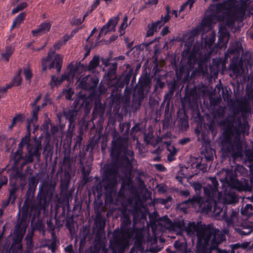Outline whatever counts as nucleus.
<instances>
[{"label": "nucleus", "instance_id": "f257e3e1", "mask_svg": "<svg viewBox=\"0 0 253 253\" xmlns=\"http://www.w3.org/2000/svg\"><path fill=\"white\" fill-rule=\"evenodd\" d=\"M38 183L35 176L29 178L28 189L25 193L21 217L28 219L29 217L33 216V221L40 216L42 210L45 211L48 208L53 198L55 184L51 181L40 185L36 198L34 199Z\"/></svg>", "mask_w": 253, "mask_h": 253}, {"label": "nucleus", "instance_id": "f03ea898", "mask_svg": "<svg viewBox=\"0 0 253 253\" xmlns=\"http://www.w3.org/2000/svg\"><path fill=\"white\" fill-rule=\"evenodd\" d=\"M188 236L197 238L198 253H211L226 240L225 233L212 224H202L201 222H189L185 227Z\"/></svg>", "mask_w": 253, "mask_h": 253}, {"label": "nucleus", "instance_id": "7ed1b4c3", "mask_svg": "<svg viewBox=\"0 0 253 253\" xmlns=\"http://www.w3.org/2000/svg\"><path fill=\"white\" fill-rule=\"evenodd\" d=\"M118 170V168L115 164L105 165L101 176L103 184L101 182H99L93 187V191L94 192L101 194L104 187L106 196L109 198L111 202L113 201V196L116 193Z\"/></svg>", "mask_w": 253, "mask_h": 253}, {"label": "nucleus", "instance_id": "20e7f679", "mask_svg": "<svg viewBox=\"0 0 253 253\" xmlns=\"http://www.w3.org/2000/svg\"><path fill=\"white\" fill-rule=\"evenodd\" d=\"M120 220L121 230L114 231L111 244L114 250L122 252L129 246L128 239L132 236L133 231L131 227V220L129 212L123 211Z\"/></svg>", "mask_w": 253, "mask_h": 253}, {"label": "nucleus", "instance_id": "39448f33", "mask_svg": "<svg viewBox=\"0 0 253 253\" xmlns=\"http://www.w3.org/2000/svg\"><path fill=\"white\" fill-rule=\"evenodd\" d=\"M90 107L89 101L86 99L79 97L75 99L71 108L64 109L62 113L58 114L57 117L59 119L63 115L69 122L67 134V137L68 138L71 139L73 137L75 123L77 116L81 114L82 111L83 110L85 113L87 114L89 111Z\"/></svg>", "mask_w": 253, "mask_h": 253}, {"label": "nucleus", "instance_id": "423d86ee", "mask_svg": "<svg viewBox=\"0 0 253 253\" xmlns=\"http://www.w3.org/2000/svg\"><path fill=\"white\" fill-rule=\"evenodd\" d=\"M121 165L126 169L129 170L132 168L131 161L134 160V152L127 148L124 142L121 141H113L110 156L113 161H117L121 154Z\"/></svg>", "mask_w": 253, "mask_h": 253}, {"label": "nucleus", "instance_id": "0eeeda50", "mask_svg": "<svg viewBox=\"0 0 253 253\" xmlns=\"http://www.w3.org/2000/svg\"><path fill=\"white\" fill-rule=\"evenodd\" d=\"M21 209L17 214L18 219L13 229L14 237L9 249V253H18L22 249V241L29 224L28 219L20 217Z\"/></svg>", "mask_w": 253, "mask_h": 253}, {"label": "nucleus", "instance_id": "6e6552de", "mask_svg": "<svg viewBox=\"0 0 253 253\" xmlns=\"http://www.w3.org/2000/svg\"><path fill=\"white\" fill-rule=\"evenodd\" d=\"M222 149L226 154L230 155L233 159L243 156V147L241 140L238 137L232 139L230 129L225 130L221 140Z\"/></svg>", "mask_w": 253, "mask_h": 253}, {"label": "nucleus", "instance_id": "1a4fd4ad", "mask_svg": "<svg viewBox=\"0 0 253 253\" xmlns=\"http://www.w3.org/2000/svg\"><path fill=\"white\" fill-rule=\"evenodd\" d=\"M225 173L229 178V183L232 186L236 187L238 191H251L253 187V176L250 178V182L246 179L239 180L237 178V170H234L225 169Z\"/></svg>", "mask_w": 253, "mask_h": 253}, {"label": "nucleus", "instance_id": "9d476101", "mask_svg": "<svg viewBox=\"0 0 253 253\" xmlns=\"http://www.w3.org/2000/svg\"><path fill=\"white\" fill-rule=\"evenodd\" d=\"M222 173L224 174V178L222 180L225 184H227V186L223 190V195L222 198L223 202L225 204H235L238 202V198L236 194L235 190L237 189L232 186L229 183V178L227 174L225 173V169H224Z\"/></svg>", "mask_w": 253, "mask_h": 253}, {"label": "nucleus", "instance_id": "9b49d317", "mask_svg": "<svg viewBox=\"0 0 253 253\" xmlns=\"http://www.w3.org/2000/svg\"><path fill=\"white\" fill-rule=\"evenodd\" d=\"M222 206V207H221V206H219L215 201L213 202V204L208 203L207 204H205V210L207 211H212L216 216L219 215L221 212H223L222 217L225 219L226 221L228 223L232 222L235 212L232 211L230 217H228L227 215L228 210L227 207L224 209L225 206Z\"/></svg>", "mask_w": 253, "mask_h": 253}, {"label": "nucleus", "instance_id": "f8f14e48", "mask_svg": "<svg viewBox=\"0 0 253 253\" xmlns=\"http://www.w3.org/2000/svg\"><path fill=\"white\" fill-rule=\"evenodd\" d=\"M151 85V80L147 73L140 77L137 84V91L140 102L142 101L149 92Z\"/></svg>", "mask_w": 253, "mask_h": 253}, {"label": "nucleus", "instance_id": "ddd939ff", "mask_svg": "<svg viewBox=\"0 0 253 253\" xmlns=\"http://www.w3.org/2000/svg\"><path fill=\"white\" fill-rule=\"evenodd\" d=\"M118 64L116 62L110 63L107 71L104 75V79L107 82V84L111 90L115 84L119 82L117 74Z\"/></svg>", "mask_w": 253, "mask_h": 253}, {"label": "nucleus", "instance_id": "4468645a", "mask_svg": "<svg viewBox=\"0 0 253 253\" xmlns=\"http://www.w3.org/2000/svg\"><path fill=\"white\" fill-rule=\"evenodd\" d=\"M246 4L245 2H242L238 4H235L229 2L227 15L228 17L237 18L243 17L246 13Z\"/></svg>", "mask_w": 253, "mask_h": 253}, {"label": "nucleus", "instance_id": "2eb2a0df", "mask_svg": "<svg viewBox=\"0 0 253 253\" xmlns=\"http://www.w3.org/2000/svg\"><path fill=\"white\" fill-rule=\"evenodd\" d=\"M132 73L133 70L130 69L125 75L119 76L118 80H119V82L116 83L113 88L111 89V95H113L115 93L117 94V92L121 91L124 88L125 84L127 85L129 84Z\"/></svg>", "mask_w": 253, "mask_h": 253}, {"label": "nucleus", "instance_id": "dca6fc26", "mask_svg": "<svg viewBox=\"0 0 253 253\" xmlns=\"http://www.w3.org/2000/svg\"><path fill=\"white\" fill-rule=\"evenodd\" d=\"M99 82L98 78L95 75H88L83 78L79 83V86L84 90L94 89Z\"/></svg>", "mask_w": 253, "mask_h": 253}, {"label": "nucleus", "instance_id": "f3484780", "mask_svg": "<svg viewBox=\"0 0 253 253\" xmlns=\"http://www.w3.org/2000/svg\"><path fill=\"white\" fill-rule=\"evenodd\" d=\"M34 144L29 143L27 145V151L28 156L33 158L35 157L39 159L41 157L40 151L42 150L41 141L36 137L34 138Z\"/></svg>", "mask_w": 253, "mask_h": 253}, {"label": "nucleus", "instance_id": "a211bd4d", "mask_svg": "<svg viewBox=\"0 0 253 253\" xmlns=\"http://www.w3.org/2000/svg\"><path fill=\"white\" fill-rule=\"evenodd\" d=\"M226 110L225 107L220 106L214 111V117L216 119L219 120L220 126H226L230 124L229 119L227 117L224 118Z\"/></svg>", "mask_w": 253, "mask_h": 253}, {"label": "nucleus", "instance_id": "6ab92c4d", "mask_svg": "<svg viewBox=\"0 0 253 253\" xmlns=\"http://www.w3.org/2000/svg\"><path fill=\"white\" fill-rule=\"evenodd\" d=\"M196 90L195 88H192L190 90L188 88V86L185 88V96L182 99V103H188V106L192 107L193 105L196 104Z\"/></svg>", "mask_w": 253, "mask_h": 253}, {"label": "nucleus", "instance_id": "aec40b11", "mask_svg": "<svg viewBox=\"0 0 253 253\" xmlns=\"http://www.w3.org/2000/svg\"><path fill=\"white\" fill-rule=\"evenodd\" d=\"M209 179L211 183H208L207 186L204 187V191L210 197H214L218 192V182L215 177H211Z\"/></svg>", "mask_w": 253, "mask_h": 253}, {"label": "nucleus", "instance_id": "412c9836", "mask_svg": "<svg viewBox=\"0 0 253 253\" xmlns=\"http://www.w3.org/2000/svg\"><path fill=\"white\" fill-rule=\"evenodd\" d=\"M80 169L82 171L81 182L83 186H84L89 181V175L91 171V166L88 162L86 161L85 165H80Z\"/></svg>", "mask_w": 253, "mask_h": 253}, {"label": "nucleus", "instance_id": "4be33fe9", "mask_svg": "<svg viewBox=\"0 0 253 253\" xmlns=\"http://www.w3.org/2000/svg\"><path fill=\"white\" fill-rule=\"evenodd\" d=\"M119 20L118 16L114 19H110L107 24L102 27L100 30L101 33L105 36L112 31H114L115 30V26L117 24Z\"/></svg>", "mask_w": 253, "mask_h": 253}, {"label": "nucleus", "instance_id": "5701e85b", "mask_svg": "<svg viewBox=\"0 0 253 253\" xmlns=\"http://www.w3.org/2000/svg\"><path fill=\"white\" fill-rule=\"evenodd\" d=\"M54 59L52 61L51 63L48 66L49 69H52L55 67L57 73L59 74L61 71L63 63V56L60 54H54Z\"/></svg>", "mask_w": 253, "mask_h": 253}, {"label": "nucleus", "instance_id": "b1692460", "mask_svg": "<svg viewBox=\"0 0 253 253\" xmlns=\"http://www.w3.org/2000/svg\"><path fill=\"white\" fill-rule=\"evenodd\" d=\"M51 27V24L49 22H43L41 23L38 28L32 31L33 35L37 37L48 32Z\"/></svg>", "mask_w": 253, "mask_h": 253}, {"label": "nucleus", "instance_id": "393cba45", "mask_svg": "<svg viewBox=\"0 0 253 253\" xmlns=\"http://www.w3.org/2000/svg\"><path fill=\"white\" fill-rule=\"evenodd\" d=\"M92 238L93 236L90 233L89 227L86 226L83 227L80 232V245H85L87 240L90 241Z\"/></svg>", "mask_w": 253, "mask_h": 253}, {"label": "nucleus", "instance_id": "a878e982", "mask_svg": "<svg viewBox=\"0 0 253 253\" xmlns=\"http://www.w3.org/2000/svg\"><path fill=\"white\" fill-rule=\"evenodd\" d=\"M99 56L95 55L89 62L88 65L84 66V64H81V63H80V65L85 71H93L99 65Z\"/></svg>", "mask_w": 253, "mask_h": 253}, {"label": "nucleus", "instance_id": "bb28decb", "mask_svg": "<svg viewBox=\"0 0 253 253\" xmlns=\"http://www.w3.org/2000/svg\"><path fill=\"white\" fill-rule=\"evenodd\" d=\"M228 69L233 72L234 75L237 76L240 74L241 71L243 69V64L238 60H233L229 65Z\"/></svg>", "mask_w": 253, "mask_h": 253}, {"label": "nucleus", "instance_id": "cd10ccee", "mask_svg": "<svg viewBox=\"0 0 253 253\" xmlns=\"http://www.w3.org/2000/svg\"><path fill=\"white\" fill-rule=\"evenodd\" d=\"M188 118L185 113H181L178 117V125L180 130H186L189 127Z\"/></svg>", "mask_w": 253, "mask_h": 253}, {"label": "nucleus", "instance_id": "c85d7f7f", "mask_svg": "<svg viewBox=\"0 0 253 253\" xmlns=\"http://www.w3.org/2000/svg\"><path fill=\"white\" fill-rule=\"evenodd\" d=\"M147 245V250L151 253H157L162 249V247L158 246L157 240L156 239H154L151 240L150 241H148Z\"/></svg>", "mask_w": 253, "mask_h": 253}, {"label": "nucleus", "instance_id": "c756f323", "mask_svg": "<svg viewBox=\"0 0 253 253\" xmlns=\"http://www.w3.org/2000/svg\"><path fill=\"white\" fill-rule=\"evenodd\" d=\"M249 125L247 123L242 124L241 122L239 123L238 126L235 128V131L237 134L243 135L249 134Z\"/></svg>", "mask_w": 253, "mask_h": 253}, {"label": "nucleus", "instance_id": "7c9ffc66", "mask_svg": "<svg viewBox=\"0 0 253 253\" xmlns=\"http://www.w3.org/2000/svg\"><path fill=\"white\" fill-rule=\"evenodd\" d=\"M215 151L214 149L210 147H206L202 151L201 154L204 156L206 161H210L213 160V154Z\"/></svg>", "mask_w": 253, "mask_h": 253}, {"label": "nucleus", "instance_id": "2f4dec72", "mask_svg": "<svg viewBox=\"0 0 253 253\" xmlns=\"http://www.w3.org/2000/svg\"><path fill=\"white\" fill-rule=\"evenodd\" d=\"M33 235L34 232L31 231L28 232L25 237V240L26 243V249L28 252L32 251L34 247V244L33 241Z\"/></svg>", "mask_w": 253, "mask_h": 253}, {"label": "nucleus", "instance_id": "473e14b6", "mask_svg": "<svg viewBox=\"0 0 253 253\" xmlns=\"http://www.w3.org/2000/svg\"><path fill=\"white\" fill-rule=\"evenodd\" d=\"M229 2L227 3H219L216 5V9L219 12H223L224 15L223 16V18L228 17L227 15V12L228 10V4Z\"/></svg>", "mask_w": 253, "mask_h": 253}, {"label": "nucleus", "instance_id": "72a5a7b5", "mask_svg": "<svg viewBox=\"0 0 253 253\" xmlns=\"http://www.w3.org/2000/svg\"><path fill=\"white\" fill-rule=\"evenodd\" d=\"M55 54V51L52 50L51 49L47 53V56L45 58H43L42 61V71H46L47 69V63L50 61L52 55Z\"/></svg>", "mask_w": 253, "mask_h": 253}, {"label": "nucleus", "instance_id": "f704fd0d", "mask_svg": "<svg viewBox=\"0 0 253 253\" xmlns=\"http://www.w3.org/2000/svg\"><path fill=\"white\" fill-rule=\"evenodd\" d=\"M51 237V243L50 244H46L45 247H47L49 250H50L52 253H55L57 248L56 244L58 242L55 233H52Z\"/></svg>", "mask_w": 253, "mask_h": 253}, {"label": "nucleus", "instance_id": "c9c22d12", "mask_svg": "<svg viewBox=\"0 0 253 253\" xmlns=\"http://www.w3.org/2000/svg\"><path fill=\"white\" fill-rule=\"evenodd\" d=\"M105 223L101 218H97L95 220L93 227V231L99 230L105 231Z\"/></svg>", "mask_w": 253, "mask_h": 253}, {"label": "nucleus", "instance_id": "e433bc0d", "mask_svg": "<svg viewBox=\"0 0 253 253\" xmlns=\"http://www.w3.org/2000/svg\"><path fill=\"white\" fill-rule=\"evenodd\" d=\"M166 223L167 224L169 225L170 226H172V225H173L174 227H177L180 230L185 231V227H186V226L185 225L184 221H178L177 222H175L174 223H173L171 222V221L168 218H167Z\"/></svg>", "mask_w": 253, "mask_h": 253}, {"label": "nucleus", "instance_id": "4c0bfd02", "mask_svg": "<svg viewBox=\"0 0 253 253\" xmlns=\"http://www.w3.org/2000/svg\"><path fill=\"white\" fill-rule=\"evenodd\" d=\"M251 200L252 202V204H247L244 209L242 210L241 213L243 215L250 216L253 214L252 212L253 211V196L251 198Z\"/></svg>", "mask_w": 253, "mask_h": 253}, {"label": "nucleus", "instance_id": "58836bf2", "mask_svg": "<svg viewBox=\"0 0 253 253\" xmlns=\"http://www.w3.org/2000/svg\"><path fill=\"white\" fill-rule=\"evenodd\" d=\"M12 186V188L9 191L8 198L11 200V204H14L17 198L16 193L18 190V188L16 186V182L14 183Z\"/></svg>", "mask_w": 253, "mask_h": 253}, {"label": "nucleus", "instance_id": "ea45409f", "mask_svg": "<svg viewBox=\"0 0 253 253\" xmlns=\"http://www.w3.org/2000/svg\"><path fill=\"white\" fill-rule=\"evenodd\" d=\"M25 13H20L14 20L12 25L11 27V29L14 28L17 26H19L21 23L23 21L25 17Z\"/></svg>", "mask_w": 253, "mask_h": 253}, {"label": "nucleus", "instance_id": "a19ab883", "mask_svg": "<svg viewBox=\"0 0 253 253\" xmlns=\"http://www.w3.org/2000/svg\"><path fill=\"white\" fill-rule=\"evenodd\" d=\"M14 51V48L11 46H7L5 48V52L1 53L2 58L6 62H8L9 57Z\"/></svg>", "mask_w": 253, "mask_h": 253}, {"label": "nucleus", "instance_id": "79ce46f5", "mask_svg": "<svg viewBox=\"0 0 253 253\" xmlns=\"http://www.w3.org/2000/svg\"><path fill=\"white\" fill-rule=\"evenodd\" d=\"M33 110L32 111V116L31 118H28V120L32 122H37L38 120V114L40 110L39 106H32Z\"/></svg>", "mask_w": 253, "mask_h": 253}, {"label": "nucleus", "instance_id": "37998d69", "mask_svg": "<svg viewBox=\"0 0 253 253\" xmlns=\"http://www.w3.org/2000/svg\"><path fill=\"white\" fill-rule=\"evenodd\" d=\"M83 130L81 128L79 130V134L77 136V138L75 140V144L73 146V150H75V149H77L78 147L80 148V146L82 144V142L83 140Z\"/></svg>", "mask_w": 253, "mask_h": 253}, {"label": "nucleus", "instance_id": "c03bdc74", "mask_svg": "<svg viewBox=\"0 0 253 253\" xmlns=\"http://www.w3.org/2000/svg\"><path fill=\"white\" fill-rule=\"evenodd\" d=\"M182 55L183 58L187 57L188 62H191L195 57V55L193 53H190V48L189 47H187L186 49H184Z\"/></svg>", "mask_w": 253, "mask_h": 253}, {"label": "nucleus", "instance_id": "a18cd8bd", "mask_svg": "<svg viewBox=\"0 0 253 253\" xmlns=\"http://www.w3.org/2000/svg\"><path fill=\"white\" fill-rule=\"evenodd\" d=\"M104 106L100 102H96L93 113L97 114H103L104 113Z\"/></svg>", "mask_w": 253, "mask_h": 253}, {"label": "nucleus", "instance_id": "49530a36", "mask_svg": "<svg viewBox=\"0 0 253 253\" xmlns=\"http://www.w3.org/2000/svg\"><path fill=\"white\" fill-rule=\"evenodd\" d=\"M220 34L219 36V40L227 42L228 41L230 34L227 30L224 29L222 31H220Z\"/></svg>", "mask_w": 253, "mask_h": 253}, {"label": "nucleus", "instance_id": "de8ad7c7", "mask_svg": "<svg viewBox=\"0 0 253 253\" xmlns=\"http://www.w3.org/2000/svg\"><path fill=\"white\" fill-rule=\"evenodd\" d=\"M148 30L147 31L146 37H150L154 35L155 32L157 31V28L154 24L153 23L152 24H148L147 26Z\"/></svg>", "mask_w": 253, "mask_h": 253}, {"label": "nucleus", "instance_id": "09e8293b", "mask_svg": "<svg viewBox=\"0 0 253 253\" xmlns=\"http://www.w3.org/2000/svg\"><path fill=\"white\" fill-rule=\"evenodd\" d=\"M60 79L56 77L55 75L51 76V81L49 85L51 88H53L55 86L60 84L61 83L59 82Z\"/></svg>", "mask_w": 253, "mask_h": 253}, {"label": "nucleus", "instance_id": "8fccbe9b", "mask_svg": "<svg viewBox=\"0 0 253 253\" xmlns=\"http://www.w3.org/2000/svg\"><path fill=\"white\" fill-rule=\"evenodd\" d=\"M24 157L23 152L21 153L20 152L16 151L13 156L14 164L16 165H18L20 160L24 159Z\"/></svg>", "mask_w": 253, "mask_h": 253}, {"label": "nucleus", "instance_id": "3c124183", "mask_svg": "<svg viewBox=\"0 0 253 253\" xmlns=\"http://www.w3.org/2000/svg\"><path fill=\"white\" fill-rule=\"evenodd\" d=\"M27 6V3L25 2H22L19 4L15 8L13 9L11 11L12 14H15L24 9Z\"/></svg>", "mask_w": 253, "mask_h": 253}, {"label": "nucleus", "instance_id": "603ef678", "mask_svg": "<svg viewBox=\"0 0 253 253\" xmlns=\"http://www.w3.org/2000/svg\"><path fill=\"white\" fill-rule=\"evenodd\" d=\"M74 223L73 216H67L66 218V226L69 230H71L74 227Z\"/></svg>", "mask_w": 253, "mask_h": 253}, {"label": "nucleus", "instance_id": "864d4df0", "mask_svg": "<svg viewBox=\"0 0 253 253\" xmlns=\"http://www.w3.org/2000/svg\"><path fill=\"white\" fill-rule=\"evenodd\" d=\"M99 138L91 139L87 144L88 146L90 148L91 151L96 148L98 146Z\"/></svg>", "mask_w": 253, "mask_h": 253}, {"label": "nucleus", "instance_id": "5fc2aeb1", "mask_svg": "<svg viewBox=\"0 0 253 253\" xmlns=\"http://www.w3.org/2000/svg\"><path fill=\"white\" fill-rule=\"evenodd\" d=\"M195 0H188L184 2L181 6L179 9V12L183 11L188 5L189 6V8L191 9L195 2Z\"/></svg>", "mask_w": 253, "mask_h": 253}, {"label": "nucleus", "instance_id": "6e6d98bb", "mask_svg": "<svg viewBox=\"0 0 253 253\" xmlns=\"http://www.w3.org/2000/svg\"><path fill=\"white\" fill-rule=\"evenodd\" d=\"M165 86V83L162 82L160 78H157L156 80V84L154 86V91H156L158 88L163 89Z\"/></svg>", "mask_w": 253, "mask_h": 253}, {"label": "nucleus", "instance_id": "4d7b16f0", "mask_svg": "<svg viewBox=\"0 0 253 253\" xmlns=\"http://www.w3.org/2000/svg\"><path fill=\"white\" fill-rule=\"evenodd\" d=\"M245 155L247 160L253 166V151L251 149L247 150L245 151Z\"/></svg>", "mask_w": 253, "mask_h": 253}, {"label": "nucleus", "instance_id": "13d9d810", "mask_svg": "<svg viewBox=\"0 0 253 253\" xmlns=\"http://www.w3.org/2000/svg\"><path fill=\"white\" fill-rule=\"evenodd\" d=\"M24 161L22 162V163L21 165V167L23 168L24 166L28 164H30L33 162L34 161V158L31 157L30 156H28L27 155H25V156L24 157Z\"/></svg>", "mask_w": 253, "mask_h": 253}, {"label": "nucleus", "instance_id": "bf43d9fd", "mask_svg": "<svg viewBox=\"0 0 253 253\" xmlns=\"http://www.w3.org/2000/svg\"><path fill=\"white\" fill-rule=\"evenodd\" d=\"M169 91L174 93L175 90L179 87L178 84L174 80L172 83L168 85Z\"/></svg>", "mask_w": 253, "mask_h": 253}, {"label": "nucleus", "instance_id": "052dcab7", "mask_svg": "<svg viewBox=\"0 0 253 253\" xmlns=\"http://www.w3.org/2000/svg\"><path fill=\"white\" fill-rule=\"evenodd\" d=\"M222 89V96L224 100H228L230 97V89H229V91H228L227 89L224 90L222 87H221Z\"/></svg>", "mask_w": 253, "mask_h": 253}, {"label": "nucleus", "instance_id": "680f3d73", "mask_svg": "<svg viewBox=\"0 0 253 253\" xmlns=\"http://www.w3.org/2000/svg\"><path fill=\"white\" fill-rule=\"evenodd\" d=\"M63 93L65 95V98L67 100H70L72 99V96L74 94V92L71 88H69L63 90Z\"/></svg>", "mask_w": 253, "mask_h": 253}, {"label": "nucleus", "instance_id": "e2e57ef3", "mask_svg": "<svg viewBox=\"0 0 253 253\" xmlns=\"http://www.w3.org/2000/svg\"><path fill=\"white\" fill-rule=\"evenodd\" d=\"M46 224L47 226L48 230L50 231L51 235H52V233L55 232V225L53 224V223L52 222L51 219H47L46 221Z\"/></svg>", "mask_w": 253, "mask_h": 253}, {"label": "nucleus", "instance_id": "0e129e2a", "mask_svg": "<svg viewBox=\"0 0 253 253\" xmlns=\"http://www.w3.org/2000/svg\"><path fill=\"white\" fill-rule=\"evenodd\" d=\"M207 164L205 163H202L201 162L198 163L195 166L197 169H198L203 172L207 171Z\"/></svg>", "mask_w": 253, "mask_h": 253}, {"label": "nucleus", "instance_id": "69168bd1", "mask_svg": "<svg viewBox=\"0 0 253 253\" xmlns=\"http://www.w3.org/2000/svg\"><path fill=\"white\" fill-rule=\"evenodd\" d=\"M85 155L86 154L84 152V151L80 150L79 154V157L80 158L79 163L80 165H82V164H85V162H84V160L85 159Z\"/></svg>", "mask_w": 253, "mask_h": 253}, {"label": "nucleus", "instance_id": "338daca9", "mask_svg": "<svg viewBox=\"0 0 253 253\" xmlns=\"http://www.w3.org/2000/svg\"><path fill=\"white\" fill-rule=\"evenodd\" d=\"M12 120H14L16 124L17 123H22L25 120V116L21 114H18L13 118Z\"/></svg>", "mask_w": 253, "mask_h": 253}, {"label": "nucleus", "instance_id": "774afa93", "mask_svg": "<svg viewBox=\"0 0 253 253\" xmlns=\"http://www.w3.org/2000/svg\"><path fill=\"white\" fill-rule=\"evenodd\" d=\"M93 232L95 234V240L97 241H100L105 235V231L102 232L101 231L96 230L93 231Z\"/></svg>", "mask_w": 253, "mask_h": 253}]
</instances>
